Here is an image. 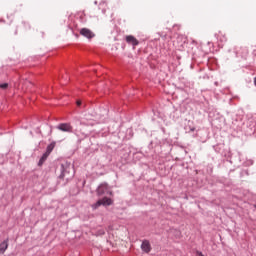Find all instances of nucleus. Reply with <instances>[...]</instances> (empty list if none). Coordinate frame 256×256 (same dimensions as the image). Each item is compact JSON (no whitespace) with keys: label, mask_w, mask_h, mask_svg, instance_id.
Masks as SVG:
<instances>
[{"label":"nucleus","mask_w":256,"mask_h":256,"mask_svg":"<svg viewBox=\"0 0 256 256\" xmlns=\"http://www.w3.org/2000/svg\"><path fill=\"white\" fill-rule=\"evenodd\" d=\"M141 249L144 253H151V243L149 240L142 241Z\"/></svg>","instance_id":"8"},{"label":"nucleus","mask_w":256,"mask_h":256,"mask_svg":"<svg viewBox=\"0 0 256 256\" xmlns=\"http://www.w3.org/2000/svg\"><path fill=\"white\" fill-rule=\"evenodd\" d=\"M215 37L220 43H227V36L225 35V33L219 31L215 34Z\"/></svg>","instance_id":"9"},{"label":"nucleus","mask_w":256,"mask_h":256,"mask_svg":"<svg viewBox=\"0 0 256 256\" xmlns=\"http://www.w3.org/2000/svg\"><path fill=\"white\" fill-rule=\"evenodd\" d=\"M75 177V171H73V166H71V163L64 162L60 165V175L58 178L61 181H66V183H69L71 179Z\"/></svg>","instance_id":"1"},{"label":"nucleus","mask_w":256,"mask_h":256,"mask_svg":"<svg viewBox=\"0 0 256 256\" xmlns=\"http://www.w3.org/2000/svg\"><path fill=\"white\" fill-rule=\"evenodd\" d=\"M107 191H109V185H107V183H103L98 186L96 193L99 197H101V195H105Z\"/></svg>","instance_id":"4"},{"label":"nucleus","mask_w":256,"mask_h":256,"mask_svg":"<svg viewBox=\"0 0 256 256\" xmlns=\"http://www.w3.org/2000/svg\"><path fill=\"white\" fill-rule=\"evenodd\" d=\"M7 87H9L8 83L0 84V89H7Z\"/></svg>","instance_id":"14"},{"label":"nucleus","mask_w":256,"mask_h":256,"mask_svg":"<svg viewBox=\"0 0 256 256\" xmlns=\"http://www.w3.org/2000/svg\"><path fill=\"white\" fill-rule=\"evenodd\" d=\"M7 249H9V238H7L6 240H4L1 244H0V253H5L7 251Z\"/></svg>","instance_id":"10"},{"label":"nucleus","mask_w":256,"mask_h":256,"mask_svg":"<svg viewBox=\"0 0 256 256\" xmlns=\"http://www.w3.org/2000/svg\"><path fill=\"white\" fill-rule=\"evenodd\" d=\"M49 157V154L46 152L43 154V156L39 160V165H41L46 159Z\"/></svg>","instance_id":"13"},{"label":"nucleus","mask_w":256,"mask_h":256,"mask_svg":"<svg viewBox=\"0 0 256 256\" xmlns=\"http://www.w3.org/2000/svg\"><path fill=\"white\" fill-rule=\"evenodd\" d=\"M178 41H183V44L181 45L182 49L185 47V43L187 42V38L183 36H178L177 38Z\"/></svg>","instance_id":"12"},{"label":"nucleus","mask_w":256,"mask_h":256,"mask_svg":"<svg viewBox=\"0 0 256 256\" xmlns=\"http://www.w3.org/2000/svg\"><path fill=\"white\" fill-rule=\"evenodd\" d=\"M112 204H113V199L104 197V198L98 200L96 203L92 204L91 207H92V209L95 210V209H99V207H101V205H103V207H109Z\"/></svg>","instance_id":"2"},{"label":"nucleus","mask_w":256,"mask_h":256,"mask_svg":"<svg viewBox=\"0 0 256 256\" xmlns=\"http://www.w3.org/2000/svg\"><path fill=\"white\" fill-rule=\"evenodd\" d=\"M80 35H82V37H86V39H93V37H95V33L89 30V28H82L80 30Z\"/></svg>","instance_id":"5"},{"label":"nucleus","mask_w":256,"mask_h":256,"mask_svg":"<svg viewBox=\"0 0 256 256\" xmlns=\"http://www.w3.org/2000/svg\"><path fill=\"white\" fill-rule=\"evenodd\" d=\"M125 41L128 45H132V47H137V45H139V40L133 35H127Z\"/></svg>","instance_id":"6"},{"label":"nucleus","mask_w":256,"mask_h":256,"mask_svg":"<svg viewBox=\"0 0 256 256\" xmlns=\"http://www.w3.org/2000/svg\"><path fill=\"white\" fill-rule=\"evenodd\" d=\"M53 149H55V142H53L47 146L46 153H48V155H49V153H51V151H53Z\"/></svg>","instance_id":"11"},{"label":"nucleus","mask_w":256,"mask_h":256,"mask_svg":"<svg viewBox=\"0 0 256 256\" xmlns=\"http://www.w3.org/2000/svg\"><path fill=\"white\" fill-rule=\"evenodd\" d=\"M56 129H58V131H63V133H73V126L71 123H60L56 126Z\"/></svg>","instance_id":"3"},{"label":"nucleus","mask_w":256,"mask_h":256,"mask_svg":"<svg viewBox=\"0 0 256 256\" xmlns=\"http://www.w3.org/2000/svg\"><path fill=\"white\" fill-rule=\"evenodd\" d=\"M255 209H256V204L254 205Z\"/></svg>","instance_id":"18"},{"label":"nucleus","mask_w":256,"mask_h":256,"mask_svg":"<svg viewBox=\"0 0 256 256\" xmlns=\"http://www.w3.org/2000/svg\"><path fill=\"white\" fill-rule=\"evenodd\" d=\"M0 23H5V20H3V18H0Z\"/></svg>","instance_id":"17"},{"label":"nucleus","mask_w":256,"mask_h":256,"mask_svg":"<svg viewBox=\"0 0 256 256\" xmlns=\"http://www.w3.org/2000/svg\"><path fill=\"white\" fill-rule=\"evenodd\" d=\"M108 195H113V192H111V191H109V190H107V192H106Z\"/></svg>","instance_id":"16"},{"label":"nucleus","mask_w":256,"mask_h":256,"mask_svg":"<svg viewBox=\"0 0 256 256\" xmlns=\"http://www.w3.org/2000/svg\"><path fill=\"white\" fill-rule=\"evenodd\" d=\"M76 104H77L78 107H80V105H81V100H78V101L76 102Z\"/></svg>","instance_id":"15"},{"label":"nucleus","mask_w":256,"mask_h":256,"mask_svg":"<svg viewBox=\"0 0 256 256\" xmlns=\"http://www.w3.org/2000/svg\"><path fill=\"white\" fill-rule=\"evenodd\" d=\"M186 133H194L195 131V122L188 120L187 124L184 127Z\"/></svg>","instance_id":"7"}]
</instances>
